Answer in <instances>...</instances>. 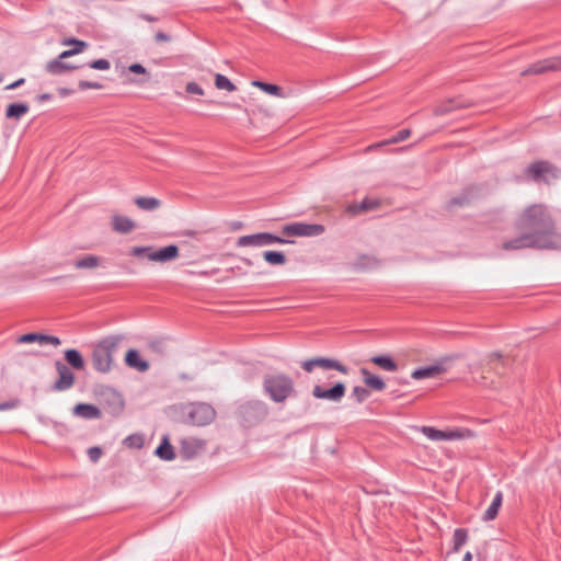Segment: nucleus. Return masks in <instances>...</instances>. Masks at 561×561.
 Returning <instances> with one entry per match:
<instances>
[{
	"instance_id": "nucleus-48",
	"label": "nucleus",
	"mask_w": 561,
	"mask_h": 561,
	"mask_svg": "<svg viewBox=\"0 0 561 561\" xmlns=\"http://www.w3.org/2000/svg\"><path fill=\"white\" fill-rule=\"evenodd\" d=\"M60 340L59 337L57 336H53V335H45L43 334V341H42V344H51L54 346H58L60 345Z\"/></svg>"
},
{
	"instance_id": "nucleus-46",
	"label": "nucleus",
	"mask_w": 561,
	"mask_h": 561,
	"mask_svg": "<svg viewBox=\"0 0 561 561\" xmlns=\"http://www.w3.org/2000/svg\"><path fill=\"white\" fill-rule=\"evenodd\" d=\"M103 85L99 82H91V81H85V80H81L79 81V89L80 90H87V89H102Z\"/></svg>"
},
{
	"instance_id": "nucleus-12",
	"label": "nucleus",
	"mask_w": 561,
	"mask_h": 561,
	"mask_svg": "<svg viewBox=\"0 0 561 561\" xmlns=\"http://www.w3.org/2000/svg\"><path fill=\"white\" fill-rule=\"evenodd\" d=\"M58 379L54 383V390L56 391H65L70 389L75 383V375L70 370V368L60 360L55 363Z\"/></svg>"
},
{
	"instance_id": "nucleus-56",
	"label": "nucleus",
	"mask_w": 561,
	"mask_h": 561,
	"mask_svg": "<svg viewBox=\"0 0 561 561\" xmlns=\"http://www.w3.org/2000/svg\"><path fill=\"white\" fill-rule=\"evenodd\" d=\"M58 93H59V95H61V96H67V95H69V94H71V93H72V90L67 89V88H59V89H58Z\"/></svg>"
},
{
	"instance_id": "nucleus-16",
	"label": "nucleus",
	"mask_w": 561,
	"mask_h": 561,
	"mask_svg": "<svg viewBox=\"0 0 561 561\" xmlns=\"http://www.w3.org/2000/svg\"><path fill=\"white\" fill-rule=\"evenodd\" d=\"M78 68L79 66L66 62L59 58L51 59L45 65L46 72L53 76H61Z\"/></svg>"
},
{
	"instance_id": "nucleus-18",
	"label": "nucleus",
	"mask_w": 561,
	"mask_h": 561,
	"mask_svg": "<svg viewBox=\"0 0 561 561\" xmlns=\"http://www.w3.org/2000/svg\"><path fill=\"white\" fill-rule=\"evenodd\" d=\"M125 363L128 367H131L140 373H145L149 369V363L142 359L137 350L130 348L125 356Z\"/></svg>"
},
{
	"instance_id": "nucleus-20",
	"label": "nucleus",
	"mask_w": 561,
	"mask_h": 561,
	"mask_svg": "<svg viewBox=\"0 0 561 561\" xmlns=\"http://www.w3.org/2000/svg\"><path fill=\"white\" fill-rule=\"evenodd\" d=\"M72 411L76 416L85 420L100 419L102 414L98 407L89 403H78Z\"/></svg>"
},
{
	"instance_id": "nucleus-54",
	"label": "nucleus",
	"mask_w": 561,
	"mask_h": 561,
	"mask_svg": "<svg viewBox=\"0 0 561 561\" xmlns=\"http://www.w3.org/2000/svg\"><path fill=\"white\" fill-rule=\"evenodd\" d=\"M16 404H18V402H15V401L1 403V404H0V411L8 410V409H12V408H15V407H16Z\"/></svg>"
},
{
	"instance_id": "nucleus-5",
	"label": "nucleus",
	"mask_w": 561,
	"mask_h": 561,
	"mask_svg": "<svg viewBox=\"0 0 561 561\" xmlns=\"http://www.w3.org/2000/svg\"><path fill=\"white\" fill-rule=\"evenodd\" d=\"M129 255L140 260L146 259L152 262L165 263L179 256V248L175 244H170L161 249H156L152 245L133 247L129 250Z\"/></svg>"
},
{
	"instance_id": "nucleus-25",
	"label": "nucleus",
	"mask_w": 561,
	"mask_h": 561,
	"mask_svg": "<svg viewBox=\"0 0 561 561\" xmlns=\"http://www.w3.org/2000/svg\"><path fill=\"white\" fill-rule=\"evenodd\" d=\"M316 365L317 367H321L323 369H335L344 375L348 373L346 366L341 364L339 360L332 358L316 357Z\"/></svg>"
},
{
	"instance_id": "nucleus-6",
	"label": "nucleus",
	"mask_w": 561,
	"mask_h": 561,
	"mask_svg": "<svg viewBox=\"0 0 561 561\" xmlns=\"http://www.w3.org/2000/svg\"><path fill=\"white\" fill-rule=\"evenodd\" d=\"M268 414V407L260 400H252L241 404L238 409V417L245 427L257 425Z\"/></svg>"
},
{
	"instance_id": "nucleus-13",
	"label": "nucleus",
	"mask_w": 561,
	"mask_h": 561,
	"mask_svg": "<svg viewBox=\"0 0 561 561\" xmlns=\"http://www.w3.org/2000/svg\"><path fill=\"white\" fill-rule=\"evenodd\" d=\"M345 389L343 382H337L330 389H323L321 386L317 385L312 389V396L317 399L339 402L344 397Z\"/></svg>"
},
{
	"instance_id": "nucleus-30",
	"label": "nucleus",
	"mask_w": 561,
	"mask_h": 561,
	"mask_svg": "<svg viewBox=\"0 0 561 561\" xmlns=\"http://www.w3.org/2000/svg\"><path fill=\"white\" fill-rule=\"evenodd\" d=\"M263 259L270 265H285L287 263V257L282 251H264Z\"/></svg>"
},
{
	"instance_id": "nucleus-21",
	"label": "nucleus",
	"mask_w": 561,
	"mask_h": 561,
	"mask_svg": "<svg viewBox=\"0 0 561 561\" xmlns=\"http://www.w3.org/2000/svg\"><path fill=\"white\" fill-rule=\"evenodd\" d=\"M468 105H469L468 103L461 101L460 99H449V100H446V101L442 102L440 104L436 105L433 110V113L436 116H440V115H445L456 108H462Z\"/></svg>"
},
{
	"instance_id": "nucleus-47",
	"label": "nucleus",
	"mask_w": 561,
	"mask_h": 561,
	"mask_svg": "<svg viewBox=\"0 0 561 561\" xmlns=\"http://www.w3.org/2000/svg\"><path fill=\"white\" fill-rule=\"evenodd\" d=\"M102 455V450L100 447H91L88 449V456L91 461L96 462Z\"/></svg>"
},
{
	"instance_id": "nucleus-60",
	"label": "nucleus",
	"mask_w": 561,
	"mask_h": 561,
	"mask_svg": "<svg viewBox=\"0 0 561 561\" xmlns=\"http://www.w3.org/2000/svg\"><path fill=\"white\" fill-rule=\"evenodd\" d=\"M479 371L474 370V369H471V374H474L477 375Z\"/></svg>"
},
{
	"instance_id": "nucleus-4",
	"label": "nucleus",
	"mask_w": 561,
	"mask_h": 561,
	"mask_svg": "<svg viewBox=\"0 0 561 561\" xmlns=\"http://www.w3.org/2000/svg\"><path fill=\"white\" fill-rule=\"evenodd\" d=\"M502 248L506 251H516L529 248L561 249V238H559L554 243H549L546 241L545 234L542 233L526 232L512 240L503 242Z\"/></svg>"
},
{
	"instance_id": "nucleus-59",
	"label": "nucleus",
	"mask_w": 561,
	"mask_h": 561,
	"mask_svg": "<svg viewBox=\"0 0 561 561\" xmlns=\"http://www.w3.org/2000/svg\"><path fill=\"white\" fill-rule=\"evenodd\" d=\"M242 261L249 266L252 265V261L249 259H243Z\"/></svg>"
},
{
	"instance_id": "nucleus-33",
	"label": "nucleus",
	"mask_w": 561,
	"mask_h": 561,
	"mask_svg": "<svg viewBox=\"0 0 561 561\" xmlns=\"http://www.w3.org/2000/svg\"><path fill=\"white\" fill-rule=\"evenodd\" d=\"M70 43L75 44V48L64 50L62 53H60L58 55L57 58H59L60 60H65L73 55L81 53L88 46V44L85 42L78 41V39H72Z\"/></svg>"
},
{
	"instance_id": "nucleus-15",
	"label": "nucleus",
	"mask_w": 561,
	"mask_h": 561,
	"mask_svg": "<svg viewBox=\"0 0 561 561\" xmlns=\"http://www.w3.org/2000/svg\"><path fill=\"white\" fill-rule=\"evenodd\" d=\"M421 431L431 440H453L462 437L459 431H440L431 426H423Z\"/></svg>"
},
{
	"instance_id": "nucleus-39",
	"label": "nucleus",
	"mask_w": 561,
	"mask_h": 561,
	"mask_svg": "<svg viewBox=\"0 0 561 561\" xmlns=\"http://www.w3.org/2000/svg\"><path fill=\"white\" fill-rule=\"evenodd\" d=\"M468 531L465 528H457L454 533V550L459 551L467 542Z\"/></svg>"
},
{
	"instance_id": "nucleus-8",
	"label": "nucleus",
	"mask_w": 561,
	"mask_h": 561,
	"mask_svg": "<svg viewBox=\"0 0 561 561\" xmlns=\"http://www.w3.org/2000/svg\"><path fill=\"white\" fill-rule=\"evenodd\" d=\"M275 243L285 244L293 243V241L286 240L271 232H259L253 234L241 236L236 241V245L239 248H263Z\"/></svg>"
},
{
	"instance_id": "nucleus-9",
	"label": "nucleus",
	"mask_w": 561,
	"mask_h": 561,
	"mask_svg": "<svg viewBox=\"0 0 561 561\" xmlns=\"http://www.w3.org/2000/svg\"><path fill=\"white\" fill-rule=\"evenodd\" d=\"M511 360L508 357H504L502 354L494 352L488 355L486 357V368H482L479 373V376H474V380L478 383L488 386V377L485 375L486 371H494L497 375H504L506 368L510 366Z\"/></svg>"
},
{
	"instance_id": "nucleus-14",
	"label": "nucleus",
	"mask_w": 561,
	"mask_h": 561,
	"mask_svg": "<svg viewBox=\"0 0 561 561\" xmlns=\"http://www.w3.org/2000/svg\"><path fill=\"white\" fill-rule=\"evenodd\" d=\"M561 70V56L552 57L548 59L540 60L535 62L529 68L522 72L523 76L527 75H540L547 71H558Z\"/></svg>"
},
{
	"instance_id": "nucleus-53",
	"label": "nucleus",
	"mask_w": 561,
	"mask_h": 561,
	"mask_svg": "<svg viewBox=\"0 0 561 561\" xmlns=\"http://www.w3.org/2000/svg\"><path fill=\"white\" fill-rule=\"evenodd\" d=\"M25 82L24 78H21L5 87L7 90H13L21 87Z\"/></svg>"
},
{
	"instance_id": "nucleus-28",
	"label": "nucleus",
	"mask_w": 561,
	"mask_h": 561,
	"mask_svg": "<svg viewBox=\"0 0 561 561\" xmlns=\"http://www.w3.org/2000/svg\"><path fill=\"white\" fill-rule=\"evenodd\" d=\"M360 373L364 377L365 383L369 388L377 390V391H381L386 388L385 381L380 377L371 375L366 368H362Z\"/></svg>"
},
{
	"instance_id": "nucleus-34",
	"label": "nucleus",
	"mask_w": 561,
	"mask_h": 561,
	"mask_svg": "<svg viewBox=\"0 0 561 561\" xmlns=\"http://www.w3.org/2000/svg\"><path fill=\"white\" fill-rule=\"evenodd\" d=\"M252 85L261 89L262 91L275 95V96H283L282 88L276 84L266 83L263 81H252Z\"/></svg>"
},
{
	"instance_id": "nucleus-31",
	"label": "nucleus",
	"mask_w": 561,
	"mask_h": 561,
	"mask_svg": "<svg viewBox=\"0 0 561 561\" xmlns=\"http://www.w3.org/2000/svg\"><path fill=\"white\" fill-rule=\"evenodd\" d=\"M156 455L163 460H173L175 458L173 447L169 443L168 437H163L162 443L156 449Z\"/></svg>"
},
{
	"instance_id": "nucleus-42",
	"label": "nucleus",
	"mask_w": 561,
	"mask_h": 561,
	"mask_svg": "<svg viewBox=\"0 0 561 561\" xmlns=\"http://www.w3.org/2000/svg\"><path fill=\"white\" fill-rule=\"evenodd\" d=\"M378 206H379V202L376 199L365 198L364 201L358 203V207L360 208L362 213L377 209Z\"/></svg>"
},
{
	"instance_id": "nucleus-35",
	"label": "nucleus",
	"mask_w": 561,
	"mask_h": 561,
	"mask_svg": "<svg viewBox=\"0 0 561 561\" xmlns=\"http://www.w3.org/2000/svg\"><path fill=\"white\" fill-rule=\"evenodd\" d=\"M100 264V259L95 255H87L76 261V268H95Z\"/></svg>"
},
{
	"instance_id": "nucleus-24",
	"label": "nucleus",
	"mask_w": 561,
	"mask_h": 561,
	"mask_svg": "<svg viewBox=\"0 0 561 561\" xmlns=\"http://www.w3.org/2000/svg\"><path fill=\"white\" fill-rule=\"evenodd\" d=\"M30 106L26 103H11L5 110V117L19 121L22 116L28 113Z\"/></svg>"
},
{
	"instance_id": "nucleus-27",
	"label": "nucleus",
	"mask_w": 561,
	"mask_h": 561,
	"mask_svg": "<svg viewBox=\"0 0 561 561\" xmlns=\"http://www.w3.org/2000/svg\"><path fill=\"white\" fill-rule=\"evenodd\" d=\"M502 501H503V493L501 491H497L496 494L494 495L491 504L484 512V515H483L484 520H486V522L493 520L497 516L499 510L502 505Z\"/></svg>"
},
{
	"instance_id": "nucleus-36",
	"label": "nucleus",
	"mask_w": 561,
	"mask_h": 561,
	"mask_svg": "<svg viewBox=\"0 0 561 561\" xmlns=\"http://www.w3.org/2000/svg\"><path fill=\"white\" fill-rule=\"evenodd\" d=\"M215 87L218 90H226L228 92H232L237 89V87L226 76L220 73L215 75Z\"/></svg>"
},
{
	"instance_id": "nucleus-22",
	"label": "nucleus",
	"mask_w": 561,
	"mask_h": 561,
	"mask_svg": "<svg viewBox=\"0 0 561 561\" xmlns=\"http://www.w3.org/2000/svg\"><path fill=\"white\" fill-rule=\"evenodd\" d=\"M205 448V443L195 438H187L182 440L181 454L185 458H192L197 451Z\"/></svg>"
},
{
	"instance_id": "nucleus-41",
	"label": "nucleus",
	"mask_w": 561,
	"mask_h": 561,
	"mask_svg": "<svg viewBox=\"0 0 561 561\" xmlns=\"http://www.w3.org/2000/svg\"><path fill=\"white\" fill-rule=\"evenodd\" d=\"M125 445L134 448H141L144 446V436L140 434H133L125 438Z\"/></svg>"
},
{
	"instance_id": "nucleus-44",
	"label": "nucleus",
	"mask_w": 561,
	"mask_h": 561,
	"mask_svg": "<svg viewBox=\"0 0 561 561\" xmlns=\"http://www.w3.org/2000/svg\"><path fill=\"white\" fill-rule=\"evenodd\" d=\"M185 91L190 94L204 95V89L197 84L196 82H187L185 85Z\"/></svg>"
},
{
	"instance_id": "nucleus-43",
	"label": "nucleus",
	"mask_w": 561,
	"mask_h": 561,
	"mask_svg": "<svg viewBox=\"0 0 561 561\" xmlns=\"http://www.w3.org/2000/svg\"><path fill=\"white\" fill-rule=\"evenodd\" d=\"M18 341H19V343H32V342H36V341L42 343L43 334H39V333L24 334V335H21Z\"/></svg>"
},
{
	"instance_id": "nucleus-50",
	"label": "nucleus",
	"mask_w": 561,
	"mask_h": 561,
	"mask_svg": "<svg viewBox=\"0 0 561 561\" xmlns=\"http://www.w3.org/2000/svg\"><path fill=\"white\" fill-rule=\"evenodd\" d=\"M301 367H302L306 371L311 373V371H312V369H313L314 367H317V365H316V358H311V359H307V360L302 362Z\"/></svg>"
},
{
	"instance_id": "nucleus-2",
	"label": "nucleus",
	"mask_w": 561,
	"mask_h": 561,
	"mask_svg": "<svg viewBox=\"0 0 561 561\" xmlns=\"http://www.w3.org/2000/svg\"><path fill=\"white\" fill-rule=\"evenodd\" d=\"M123 335H108L91 344V362L94 370L100 374L110 373L114 365V357L119 350Z\"/></svg>"
},
{
	"instance_id": "nucleus-58",
	"label": "nucleus",
	"mask_w": 561,
	"mask_h": 561,
	"mask_svg": "<svg viewBox=\"0 0 561 561\" xmlns=\"http://www.w3.org/2000/svg\"><path fill=\"white\" fill-rule=\"evenodd\" d=\"M472 559V554L471 552H467L465 556H463V561H471Z\"/></svg>"
},
{
	"instance_id": "nucleus-52",
	"label": "nucleus",
	"mask_w": 561,
	"mask_h": 561,
	"mask_svg": "<svg viewBox=\"0 0 561 561\" xmlns=\"http://www.w3.org/2000/svg\"><path fill=\"white\" fill-rule=\"evenodd\" d=\"M156 42L162 43V42H169L170 36L165 34L164 32H158L154 36Z\"/></svg>"
},
{
	"instance_id": "nucleus-7",
	"label": "nucleus",
	"mask_w": 561,
	"mask_h": 561,
	"mask_svg": "<svg viewBox=\"0 0 561 561\" xmlns=\"http://www.w3.org/2000/svg\"><path fill=\"white\" fill-rule=\"evenodd\" d=\"M525 175L535 182L549 184L561 176V171L548 161H536L525 169Z\"/></svg>"
},
{
	"instance_id": "nucleus-32",
	"label": "nucleus",
	"mask_w": 561,
	"mask_h": 561,
	"mask_svg": "<svg viewBox=\"0 0 561 561\" xmlns=\"http://www.w3.org/2000/svg\"><path fill=\"white\" fill-rule=\"evenodd\" d=\"M105 396L107 397L108 403L111 404L112 413L117 414L123 411L124 400L118 392L115 390H108Z\"/></svg>"
},
{
	"instance_id": "nucleus-10",
	"label": "nucleus",
	"mask_w": 561,
	"mask_h": 561,
	"mask_svg": "<svg viewBox=\"0 0 561 561\" xmlns=\"http://www.w3.org/2000/svg\"><path fill=\"white\" fill-rule=\"evenodd\" d=\"M283 233L294 237H316L324 232V227L319 224L293 222L283 227Z\"/></svg>"
},
{
	"instance_id": "nucleus-1",
	"label": "nucleus",
	"mask_w": 561,
	"mask_h": 561,
	"mask_svg": "<svg viewBox=\"0 0 561 561\" xmlns=\"http://www.w3.org/2000/svg\"><path fill=\"white\" fill-rule=\"evenodd\" d=\"M516 226L522 229H529L530 233L545 234L546 241L554 243L560 233L554 231V221L542 204H535L527 207L518 217Z\"/></svg>"
},
{
	"instance_id": "nucleus-26",
	"label": "nucleus",
	"mask_w": 561,
	"mask_h": 561,
	"mask_svg": "<svg viewBox=\"0 0 561 561\" xmlns=\"http://www.w3.org/2000/svg\"><path fill=\"white\" fill-rule=\"evenodd\" d=\"M137 207L146 211H153L161 206V201L150 196H138L134 199Z\"/></svg>"
},
{
	"instance_id": "nucleus-3",
	"label": "nucleus",
	"mask_w": 561,
	"mask_h": 561,
	"mask_svg": "<svg viewBox=\"0 0 561 561\" xmlns=\"http://www.w3.org/2000/svg\"><path fill=\"white\" fill-rule=\"evenodd\" d=\"M263 389L274 402L280 403L294 392V381L284 374L266 375L263 380Z\"/></svg>"
},
{
	"instance_id": "nucleus-29",
	"label": "nucleus",
	"mask_w": 561,
	"mask_h": 561,
	"mask_svg": "<svg viewBox=\"0 0 561 561\" xmlns=\"http://www.w3.org/2000/svg\"><path fill=\"white\" fill-rule=\"evenodd\" d=\"M370 360L386 371L398 370L397 363L389 355H377L371 357Z\"/></svg>"
},
{
	"instance_id": "nucleus-51",
	"label": "nucleus",
	"mask_w": 561,
	"mask_h": 561,
	"mask_svg": "<svg viewBox=\"0 0 561 561\" xmlns=\"http://www.w3.org/2000/svg\"><path fill=\"white\" fill-rule=\"evenodd\" d=\"M346 213H348L352 216H356V215L362 214V210L358 207V203L348 205L347 208H346Z\"/></svg>"
},
{
	"instance_id": "nucleus-11",
	"label": "nucleus",
	"mask_w": 561,
	"mask_h": 561,
	"mask_svg": "<svg viewBox=\"0 0 561 561\" xmlns=\"http://www.w3.org/2000/svg\"><path fill=\"white\" fill-rule=\"evenodd\" d=\"M215 410L207 403H195L188 412L191 423L197 426L209 424L215 419Z\"/></svg>"
},
{
	"instance_id": "nucleus-37",
	"label": "nucleus",
	"mask_w": 561,
	"mask_h": 561,
	"mask_svg": "<svg viewBox=\"0 0 561 561\" xmlns=\"http://www.w3.org/2000/svg\"><path fill=\"white\" fill-rule=\"evenodd\" d=\"M410 135H411V130L410 129H402L396 136H393L392 138H390L388 140H385L382 142L376 144V145H374V146H371L369 148L371 149V148H377V147H381V146H385V145L398 144V142L403 141L407 138H409Z\"/></svg>"
},
{
	"instance_id": "nucleus-38",
	"label": "nucleus",
	"mask_w": 561,
	"mask_h": 561,
	"mask_svg": "<svg viewBox=\"0 0 561 561\" xmlns=\"http://www.w3.org/2000/svg\"><path fill=\"white\" fill-rule=\"evenodd\" d=\"M474 197V191L473 190H467L461 195L454 197L450 201V205L453 206H465L469 204L472 198Z\"/></svg>"
},
{
	"instance_id": "nucleus-49",
	"label": "nucleus",
	"mask_w": 561,
	"mask_h": 561,
	"mask_svg": "<svg viewBox=\"0 0 561 561\" xmlns=\"http://www.w3.org/2000/svg\"><path fill=\"white\" fill-rule=\"evenodd\" d=\"M128 70L134 73L145 75L147 69L140 64H133L128 67Z\"/></svg>"
},
{
	"instance_id": "nucleus-17",
	"label": "nucleus",
	"mask_w": 561,
	"mask_h": 561,
	"mask_svg": "<svg viewBox=\"0 0 561 561\" xmlns=\"http://www.w3.org/2000/svg\"><path fill=\"white\" fill-rule=\"evenodd\" d=\"M112 229L115 232L126 234L136 229V222L129 217L114 215L112 217Z\"/></svg>"
},
{
	"instance_id": "nucleus-45",
	"label": "nucleus",
	"mask_w": 561,
	"mask_h": 561,
	"mask_svg": "<svg viewBox=\"0 0 561 561\" xmlns=\"http://www.w3.org/2000/svg\"><path fill=\"white\" fill-rule=\"evenodd\" d=\"M89 67L96 70H107L111 65L107 59H98L89 64Z\"/></svg>"
},
{
	"instance_id": "nucleus-23",
	"label": "nucleus",
	"mask_w": 561,
	"mask_h": 561,
	"mask_svg": "<svg viewBox=\"0 0 561 561\" xmlns=\"http://www.w3.org/2000/svg\"><path fill=\"white\" fill-rule=\"evenodd\" d=\"M65 359L69 366L77 370H83L85 368V362L82 355L75 348H70L65 352Z\"/></svg>"
},
{
	"instance_id": "nucleus-55",
	"label": "nucleus",
	"mask_w": 561,
	"mask_h": 561,
	"mask_svg": "<svg viewBox=\"0 0 561 561\" xmlns=\"http://www.w3.org/2000/svg\"><path fill=\"white\" fill-rule=\"evenodd\" d=\"M139 18H140V19H142V20H145V21H148V22H154V21H157V20H158L157 18L151 16V15L146 14V13H141V14H139Z\"/></svg>"
},
{
	"instance_id": "nucleus-40",
	"label": "nucleus",
	"mask_w": 561,
	"mask_h": 561,
	"mask_svg": "<svg viewBox=\"0 0 561 561\" xmlns=\"http://www.w3.org/2000/svg\"><path fill=\"white\" fill-rule=\"evenodd\" d=\"M370 396L369 390L364 387L356 386L353 388L352 397L356 400V402L362 403Z\"/></svg>"
},
{
	"instance_id": "nucleus-19",
	"label": "nucleus",
	"mask_w": 561,
	"mask_h": 561,
	"mask_svg": "<svg viewBox=\"0 0 561 561\" xmlns=\"http://www.w3.org/2000/svg\"><path fill=\"white\" fill-rule=\"evenodd\" d=\"M447 369L443 364H436L428 367L417 368L412 371L411 377L415 380L424 379V378H434Z\"/></svg>"
},
{
	"instance_id": "nucleus-57",
	"label": "nucleus",
	"mask_w": 561,
	"mask_h": 561,
	"mask_svg": "<svg viewBox=\"0 0 561 561\" xmlns=\"http://www.w3.org/2000/svg\"><path fill=\"white\" fill-rule=\"evenodd\" d=\"M51 99V95L49 93H43L37 96V100L39 102L49 101Z\"/></svg>"
}]
</instances>
